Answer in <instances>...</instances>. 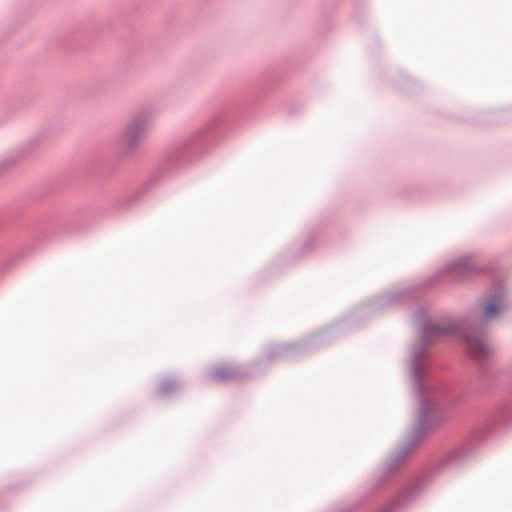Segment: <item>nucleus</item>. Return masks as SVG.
Here are the masks:
<instances>
[{
	"instance_id": "f257e3e1",
	"label": "nucleus",
	"mask_w": 512,
	"mask_h": 512,
	"mask_svg": "<svg viewBox=\"0 0 512 512\" xmlns=\"http://www.w3.org/2000/svg\"><path fill=\"white\" fill-rule=\"evenodd\" d=\"M465 341L471 355L480 357L488 354V347L481 339L467 337Z\"/></svg>"
},
{
	"instance_id": "f03ea898",
	"label": "nucleus",
	"mask_w": 512,
	"mask_h": 512,
	"mask_svg": "<svg viewBox=\"0 0 512 512\" xmlns=\"http://www.w3.org/2000/svg\"><path fill=\"white\" fill-rule=\"evenodd\" d=\"M140 134L141 129L136 125L131 124L125 129L123 133V141L128 147L133 148L139 140Z\"/></svg>"
},
{
	"instance_id": "7ed1b4c3",
	"label": "nucleus",
	"mask_w": 512,
	"mask_h": 512,
	"mask_svg": "<svg viewBox=\"0 0 512 512\" xmlns=\"http://www.w3.org/2000/svg\"><path fill=\"white\" fill-rule=\"evenodd\" d=\"M504 307L505 305L502 297H497L485 305L484 316L486 318L495 317L504 309Z\"/></svg>"
}]
</instances>
